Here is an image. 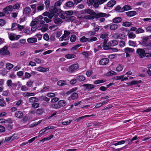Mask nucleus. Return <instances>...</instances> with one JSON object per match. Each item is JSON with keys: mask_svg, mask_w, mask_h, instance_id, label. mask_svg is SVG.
<instances>
[{"mask_svg": "<svg viewBox=\"0 0 151 151\" xmlns=\"http://www.w3.org/2000/svg\"><path fill=\"white\" fill-rule=\"evenodd\" d=\"M66 6L69 7H71L73 6L74 4L72 1H69L65 3Z\"/></svg>", "mask_w": 151, "mask_h": 151, "instance_id": "42", "label": "nucleus"}, {"mask_svg": "<svg viewBox=\"0 0 151 151\" xmlns=\"http://www.w3.org/2000/svg\"><path fill=\"white\" fill-rule=\"evenodd\" d=\"M95 24L94 23H93L91 24V25L92 26H93L94 27H95L94 28V30H95V31L94 32H98L99 31V26H98V25H96V26L95 25Z\"/></svg>", "mask_w": 151, "mask_h": 151, "instance_id": "56", "label": "nucleus"}, {"mask_svg": "<svg viewBox=\"0 0 151 151\" xmlns=\"http://www.w3.org/2000/svg\"><path fill=\"white\" fill-rule=\"evenodd\" d=\"M58 104L60 108L61 107L65 106L66 105L67 103L65 100H61L58 101Z\"/></svg>", "mask_w": 151, "mask_h": 151, "instance_id": "20", "label": "nucleus"}, {"mask_svg": "<svg viewBox=\"0 0 151 151\" xmlns=\"http://www.w3.org/2000/svg\"><path fill=\"white\" fill-rule=\"evenodd\" d=\"M50 107L52 108L56 109L60 108V106H59L58 104H52L50 105Z\"/></svg>", "mask_w": 151, "mask_h": 151, "instance_id": "48", "label": "nucleus"}, {"mask_svg": "<svg viewBox=\"0 0 151 151\" xmlns=\"http://www.w3.org/2000/svg\"><path fill=\"white\" fill-rule=\"evenodd\" d=\"M128 139H127L126 140H122L119 141H116L112 142V145L115 146H117L119 145L123 144H124L126 142Z\"/></svg>", "mask_w": 151, "mask_h": 151, "instance_id": "11", "label": "nucleus"}, {"mask_svg": "<svg viewBox=\"0 0 151 151\" xmlns=\"http://www.w3.org/2000/svg\"><path fill=\"white\" fill-rule=\"evenodd\" d=\"M28 88L26 86L23 85L21 88V90L22 91H25L28 90Z\"/></svg>", "mask_w": 151, "mask_h": 151, "instance_id": "60", "label": "nucleus"}, {"mask_svg": "<svg viewBox=\"0 0 151 151\" xmlns=\"http://www.w3.org/2000/svg\"><path fill=\"white\" fill-rule=\"evenodd\" d=\"M58 10L59 12V13L57 15H54V17L53 18V20L54 23L57 25H59L61 24L63 22L62 20L60 18L58 17L59 14L61 12V10L60 9H58Z\"/></svg>", "mask_w": 151, "mask_h": 151, "instance_id": "6", "label": "nucleus"}, {"mask_svg": "<svg viewBox=\"0 0 151 151\" xmlns=\"http://www.w3.org/2000/svg\"><path fill=\"white\" fill-rule=\"evenodd\" d=\"M23 115V112L20 111H18L16 112L15 114V116L19 118H20L22 117Z\"/></svg>", "mask_w": 151, "mask_h": 151, "instance_id": "23", "label": "nucleus"}, {"mask_svg": "<svg viewBox=\"0 0 151 151\" xmlns=\"http://www.w3.org/2000/svg\"><path fill=\"white\" fill-rule=\"evenodd\" d=\"M96 115V114H93L91 115H85L84 116H82L81 117H79L78 118H77L76 120H77L79 121L82 119H83L85 118L86 117H91V116H94Z\"/></svg>", "mask_w": 151, "mask_h": 151, "instance_id": "30", "label": "nucleus"}, {"mask_svg": "<svg viewBox=\"0 0 151 151\" xmlns=\"http://www.w3.org/2000/svg\"><path fill=\"white\" fill-rule=\"evenodd\" d=\"M27 41L29 43H35L37 42V40L35 38H29L27 39Z\"/></svg>", "mask_w": 151, "mask_h": 151, "instance_id": "26", "label": "nucleus"}, {"mask_svg": "<svg viewBox=\"0 0 151 151\" xmlns=\"http://www.w3.org/2000/svg\"><path fill=\"white\" fill-rule=\"evenodd\" d=\"M96 0H87V3L89 6L92 5Z\"/></svg>", "mask_w": 151, "mask_h": 151, "instance_id": "59", "label": "nucleus"}, {"mask_svg": "<svg viewBox=\"0 0 151 151\" xmlns=\"http://www.w3.org/2000/svg\"><path fill=\"white\" fill-rule=\"evenodd\" d=\"M128 36L129 39H134L136 37L135 34L132 32L128 33Z\"/></svg>", "mask_w": 151, "mask_h": 151, "instance_id": "38", "label": "nucleus"}, {"mask_svg": "<svg viewBox=\"0 0 151 151\" xmlns=\"http://www.w3.org/2000/svg\"><path fill=\"white\" fill-rule=\"evenodd\" d=\"M124 52L126 54V56L127 57H130V55L129 53H132L134 51V49H133L129 47H126L124 48Z\"/></svg>", "mask_w": 151, "mask_h": 151, "instance_id": "12", "label": "nucleus"}, {"mask_svg": "<svg viewBox=\"0 0 151 151\" xmlns=\"http://www.w3.org/2000/svg\"><path fill=\"white\" fill-rule=\"evenodd\" d=\"M85 87L87 89L89 90L95 87L94 85L91 84H85L84 85Z\"/></svg>", "mask_w": 151, "mask_h": 151, "instance_id": "35", "label": "nucleus"}, {"mask_svg": "<svg viewBox=\"0 0 151 151\" xmlns=\"http://www.w3.org/2000/svg\"><path fill=\"white\" fill-rule=\"evenodd\" d=\"M37 18L39 20V21H38V24H43L45 23V21L42 20L43 17L41 15L37 17Z\"/></svg>", "mask_w": 151, "mask_h": 151, "instance_id": "27", "label": "nucleus"}, {"mask_svg": "<svg viewBox=\"0 0 151 151\" xmlns=\"http://www.w3.org/2000/svg\"><path fill=\"white\" fill-rule=\"evenodd\" d=\"M113 22L115 23L120 22L122 21V19L121 17H116L113 19Z\"/></svg>", "mask_w": 151, "mask_h": 151, "instance_id": "25", "label": "nucleus"}, {"mask_svg": "<svg viewBox=\"0 0 151 151\" xmlns=\"http://www.w3.org/2000/svg\"><path fill=\"white\" fill-rule=\"evenodd\" d=\"M136 52L141 58H143L146 56V53H145V51L143 49L138 48Z\"/></svg>", "mask_w": 151, "mask_h": 151, "instance_id": "8", "label": "nucleus"}, {"mask_svg": "<svg viewBox=\"0 0 151 151\" xmlns=\"http://www.w3.org/2000/svg\"><path fill=\"white\" fill-rule=\"evenodd\" d=\"M123 67L121 65H119L116 68V70L117 72H120L123 69Z\"/></svg>", "mask_w": 151, "mask_h": 151, "instance_id": "47", "label": "nucleus"}, {"mask_svg": "<svg viewBox=\"0 0 151 151\" xmlns=\"http://www.w3.org/2000/svg\"><path fill=\"white\" fill-rule=\"evenodd\" d=\"M49 11L50 12V14L48 17L49 18L45 17L44 18V20L47 23L50 22L52 18L54 17V15H57L59 13L58 9L53 6H51L50 7Z\"/></svg>", "mask_w": 151, "mask_h": 151, "instance_id": "3", "label": "nucleus"}, {"mask_svg": "<svg viewBox=\"0 0 151 151\" xmlns=\"http://www.w3.org/2000/svg\"><path fill=\"white\" fill-rule=\"evenodd\" d=\"M82 17L87 19H93L96 16V14L93 10L89 9L82 10L79 12Z\"/></svg>", "mask_w": 151, "mask_h": 151, "instance_id": "1", "label": "nucleus"}, {"mask_svg": "<svg viewBox=\"0 0 151 151\" xmlns=\"http://www.w3.org/2000/svg\"><path fill=\"white\" fill-rule=\"evenodd\" d=\"M44 39L46 41H48L49 39L48 35L47 33H45L43 36Z\"/></svg>", "mask_w": 151, "mask_h": 151, "instance_id": "64", "label": "nucleus"}, {"mask_svg": "<svg viewBox=\"0 0 151 151\" xmlns=\"http://www.w3.org/2000/svg\"><path fill=\"white\" fill-rule=\"evenodd\" d=\"M75 78L77 81H84L86 79V78L83 76L78 75L76 76Z\"/></svg>", "mask_w": 151, "mask_h": 151, "instance_id": "18", "label": "nucleus"}, {"mask_svg": "<svg viewBox=\"0 0 151 151\" xmlns=\"http://www.w3.org/2000/svg\"><path fill=\"white\" fill-rule=\"evenodd\" d=\"M132 9L131 6L128 5H126L122 8V9L120 11L121 12H124L125 11H127Z\"/></svg>", "mask_w": 151, "mask_h": 151, "instance_id": "22", "label": "nucleus"}, {"mask_svg": "<svg viewBox=\"0 0 151 151\" xmlns=\"http://www.w3.org/2000/svg\"><path fill=\"white\" fill-rule=\"evenodd\" d=\"M35 36L37 37L39 40H41L42 37V35L40 33H37Z\"/></svg>", "mask_w": 151, "mask_h": 151, "instance_id": "63", "label": "nucleus"}, {"mask_svg": "<svg viewBox=\"0 0 151 151\" xmlns=\"http://www.w3.org/2000/svg\"><path fill=\"white\" fill-rule=\"evenodd\" d=\"M35 95V93L33 92L29 93L28 92H25L23 94V96H34Z\"/></svg>", "mask_w": 151, "mask_h": 151, "instance_id": "33", "label": "nucleus"}, {"mask_svg": "<svg viewBox=\"0 0 151 151\" xmlns=\"http://www.w3.org/2000/svg\"><path fill=\"white\" fill-rule=\"evenodd\" d=\"M73 14V12L72 11H66L65 12H63L60 15V17L63 19H66V20H71V18H73L72 16Z\"/></svg>", "mask_w": 151, "mask_h": 151, "instance_id": "4", "label": "nucleus"}, {"mask_svg": "<svg viewBox=\"0 0 151 151\" xmlns=\"http://www.w3.org/2000/svg\"><path fill=\"white\" fill-rule=\"evenodd\" d=\"M13 10L12 6L10 5L7 6L6 8L3 9V12L4 13L8 14Z\"/></svg>", "mask_w": 151, "mask_h": 151, "instance_id": "10", "label": "nucleus"}, {"mask_svg": "<svg viewBox=\"0 0 151 151\" xmlns=\"http://www.w3.org/2000/svg\"><path fill=\"white\" fill-rule=\"evenodd\" d=\"M109 25L110 29L112 30H114L116 29L118 27V25L116 24H110Z\"/></svg>", "mask_w": 151, "mask_h": 151, "instance_id": "28", "label": "nucleus"}, {"mask_svg": "<svg viewBox=\"0 0 151 151\" xmlns=\"http://www.w3.org/2000/svg\"><path fill=\"white\" fill-rule=\"evenodd\" d=\"M98 16L100 17H107L109 16L108 14L106 13L100 12L97 14Z\"/></svg>", "mask_w": 151, "mask_h": 151, "instance_id": "49", "label": "nucleus"}, {"mask_svg": "<svg viewBox=\"0 0 151 151\" xmlns=\"http://www.w3.org/2000/svg\"><path fill=\"white\" fill-rule=\"evenodd\" d=\"M141 82V81L139 80V81H131L130 83V85H135L139 83H140Z\"/></svg>", "mask_w": 151, "mask_h": 151, "instance_id": "52", "label": "nucleus"}, {"mask_svg": "<svg viewBox=\"0 0 151 151\" xmlns=\"http://www.w3.org/2000/svg\"><path fill=\"white\" fill-rule=\"evenodd\" d=\"M76 57V56L75 55L70 54H68L66 55L65 56V58L69 59H71L73 58H75Z\"/></svg>", "mask_w": 151, "mask_h": 151, "instance_id": "32", "label": "nucleus"}, {"mask_svg": "<svg viewBox=\"0 0 151 151\" xmlns=\"http://www.w3.org/2000/svg\"><path fill=\"white\" fill-rule=\"evenodd\" d=\"M14 65L11 63H7L6 65V68L8 70H10L13 67Z\"/></svg>", "mask_w": 151, "mask_h": 151, "instance_id": "51", "label": "nucleus"}, {"mask_svg": "<svg viewBox=\"0 0 151 151\" xmlns=\"http://www.w3.org/2000/svg\"><path fill=\"white\" fill-rule=\"evenodd\" d=\"M118 42L116 40H113L109 41L108 43V44L109 45L110 47H112L115 46L117 45Z\"/></svg>", "mask_w": 151, "mask_h": 151, "instance_id": "19", "label": "nucleus"}, {"mask_svg": "<svg viewBox=\"0 0 151 151\" xmlns=\"http://www.w3.org/2000/svg\"><path fill=\"white\" fill-rule=\"evenodd\" d=\"M6 84L8 87H11V86H12V80L10 79L7 80L6 81Z\"/></svg>", "mask_w": 151, "mask_h": 151, "instance_id": "62", "label": "nucleus"}, {"mask_svg": "<svg viewBox=\"0 0 151 151\" xmlns=\"http://www.w3.org/2000/svg\"><path fill=\"white\" fill-rule=\"evenodd\" d=\"M70 34V32L69 31L65 30L64 31V34L63 35L66 37L67 39L68 40L69 38V35Z\"/></svg>", "mask_w": 151, "mask_h": 151, "instance_id": "34", "label": "nucleus"}, {"mask_svg": "<svg viewBox=\"0 0 151 151\" xmlns=\"http://www.w3.org/2000/svg\"><path fill=\"white\" fill-rule=\"evenodd\" d=\"M78 68V64H73L67 67L66 70L67 71L72 73L76 71Z\"/></svg>", "mask_w": 151, "mask_h": 151, "instance_id": "5", "label": "nucleus"}, {"mask_svg": "<svg viewBox=\"0 0 151 151\" xmlns=\"http://www.w3.org/2000/svg\"><path fill=\"white\" fill-rule=\"evenodd\" d=\"M116 1L114 0H111L107 3V5L109 7H112L116 4Z\"/></svg>", "mask_w": 151, "mask_h": 151, "instance_id": "24", "label": "nucleus"}, {"mask_svg": "<svg viewBox=\"0 0 151 151\" xmlns=\"http://www.w3.org/2000/svg\"><path fill=\"white\" fill-rule=\"evenodd\" d=\"M110 46L109 45L108 43L106 44H103V48L105 50H107L110 48Z\"/></svg>", "mask_w": 151, "mask_h": 151, "instance_id": "55", "label": "nucleus"}, {"mask_svg": "<svg viewBox=\"0 0 151 151\" xmlns=\"http://www.w3.org/2000/svg\"><path fill=\"white\" fill-rule=\"evenodd\" d=\"M1 96L0 95V98H1ZM6 105V103L4 99L3 98L0 99V106H4Z\"/></svg>", "mask_w": 151, "mask_h": 151, "instance_id": "37", "label": "nucleus"}, {"mask_svg": "<svg viewBox=\"0 0 151 151\" xmlns=\"http://www.w3.org/2000/svg\"><path fill=\"white\" fill-rule=\"evenodd\" d=\"M39 21L37 17L35 18L34 21H32L31 23V26H34L38 24V21Z\"/></svg>", "mask_w": 151, "mask_h": 151, "instance_id": "41", "label": "nucleus"}, {"mask_svg": "<svg viewBox=\"0 0 151 151\" xmlns=\"http://www.w3.org/2000/svg\"><path fill=\"white\" fill-rule=\"evenodd\" d=\"M30 7L33 10L32 15H34L37 12H40L44 9L45 7L43 1H41L36 4L30 5Z\"/></svg>", "mask_w": 151, "mask_h": 151, "instance_id": "2", "label": "nucleus"}, {"mask_svg": "<svg viewBox=\"0 0 151 151\" xmlns=\"http://www.w3.org/2000/svg\"><path fill=\"white\" fill-rule=\"evenodd\" d=\"M132 24V22H123L122 23V25L126 27H129Z\"/></svg>", "mask_w": 151, "mask_h": 151, "instance_id": "40", "label": "nucleus"}, {"mask_svg": "<svg viewBox=\"0 0 151 151\" xmlns=\"http://www.w3.org/2000/svg\"><path fill=\"white\" fill-rule=\"evenodd\" d=\"M50 1L49 0H46L45 2V8L47 9H50L49 6L50 5Z\"/></svg>", "mask_w": 151, "mask_h": 151, "instance_id": "43", "label": "nucleus"}, {"mask_svg": "<svg viewBox=\"0 0 151 151\" xmlns=\"http://www.w3.org/2000/svg\"><path fill=\"white\" fill-rule=\"evenodd\" d=\"M145 32L144 30L141 28H139L136 31V33L138 34L144 33Z\"/></svg>", "mask_w": 151, "mask_h": 151, "instance_id": "53", "label": "nucleus"}, {"mask_svg": "<svg viewBox=\"0 0 151 151\" xmlns=\"http://www.w3.org/2000/svg\"><path fill=\"white\" fill-rule=\"evenodd\" d=\"M109 62V60L108 58H104L101 59L99 62V63L101 65H105L107 64Z\"/></svg>", "mask_w": 151, "mask_h": 151, "instance_id": "14", "label": "nucleus"}, {"mask_svg": "<svg viewBox=\"0 0 151 151\" xmlns=\"http://www.w3.org/2000/svg\"><path fill=\"white\" fill-rule=\"evenodd\" d=\"M96 34V32L93 31H90L86 32V35L88 36L94 35Z\"/></svg>", "mask_w": 151, "mask_h": 151, "instance_id": "45", "label": "nucleus"}, {"mask_svg": "<svg viewBox=\"0 0 151 151\" xmlns=\"http://www.w3.org/2000/svg\"><path fill=\"white\" fill-rule=\"evenodd\" d=\"M76 40V36L74 35H72L70 37V40L71 42H74Z\"/></svg>", "mask_w": 151, "mask_h": 151, "instance_id": "46", "label": "nucleus"}, {"mask_svg": "<svg viewBox=\"0 0 151 151\" xmlns=\"http://www.w3.org/2000/svg\"><path fill=\"white\" fill-rule=\"evenodd\" d=\"M48 25L47 24H45L43 25L40 26V29L41 30V31L44 32L47 31L48 29Z\"/></svg>", "mask_w": 151, "mask_h": 151, "instance_id": "17", "label": "nucleus"}, {"mask_svg": "<svg viewBox=\"0 0 151 151\" xmlns=\"http://www.w3.org/2000/svg\"><path fill=\"white\" fill-rule=\"evenodd\" d=\"M126 14L127 16L131 17L135 15L136 14V12L134 11H130L127 12Z\"/></svg>", "mask_w": 151, "mask_h": 151, "instance_id": "21", "label": "nucleus"}, {"mask_svg": "<svg viewBox=\"0 0 151 151\" xmlns=\"http://www.w3.org/2000/svg\"><path fill=\"white\" fill-rule=\"evenodd\" d=\"M80 40L81 42H88L89 39L84 36L80 39Z\"/></svg>", "mask_w": 151, "mask_h": 151, "instance_id": "36", "label": "nucleus"}, {"mask_svg": "<svg viewBox=\"0 0 151 151\" xmlns=\"http://www.w3.org/2000/svg\"><path fill=\"white\" fill-rule=\"evenodd\" d=\"M57 84L60 86H62L66 84L65 81L60 80L57 82Z\"/></svg>", "mask_w": 151, "mask_h": 151, "instance_id": "31", "label": "nucleus"}, {"mask_svg": "<svg viewBox=\"0 0 151 151\" xmlns=\"http://www.w3.org/2000/svg\"><path fill=\"white\" fill-rule=\"evenodd\" d=\"M9 54V52L7 50L6 46H4L0 50V55H7Z\"/></svg>", "mask_w": 151, "mask_h": 151, "instance_id": "9", "label": "nucleus"}, {"mask_svg": "<svg viewBox=\"0 0 151 151\" xmlns=\"http://www.w3.org/2000/svg\"><path fill=\"white\" fill-rule=\"evenodd\" d=\"M78 97V93H74L68 98V99L70 101L72 100H74L77 99Z\"/></svg>", "mask_w": 151, "mask_h": 151, "instance_id": "15", "label": "nucleus"}, {"mask_svg": "<svg viewBox=\"0 0 151 151\" xmlns=\"http://www.w3.org/2000/svg\"><path fill=\"white\" fill-rule=\"evenodd\" d=\"M43 110L42 109H38L36 111V113L38 115H41L43 114Z\"/></svg>", "mask_w": 151, "mask_h": 151, "instance_id": "54", "label": "nucleus"}, {"mask_svg": "<svg viewBox=\"0 0 151 151\" xmlns=\"http://www.w3.org/2000/svg\"><path fill=\"white\" fill-rule=\"evenodd\" d=\"M35 69L37 70L42 72H45L49 70V69L48 68H45L40 66L35 68Z\"/></svg>", "mask_w": 151, "mask_h": 151, "instance_id": "16", "label": "nucleus"}, {"mask_svg": "<svg viewBox=\"0 0 151 151\" xmlns=\"http://www.w3.org/2000/svg\"><path fill=\"white\" fill-rule=\"evenodd\" d=\"M113 37L115 38L123 39L124 38L125 35L123 34L116 33L114 34Z\"/></svg>", "mask_w": 151, "mask_h": 151, "instance_id": "13", "label": "nucleus"}, {"mask_svg": "<svg viewBox=\"0 0 151 151\" xmlns=\"http://www.w3.org/2000/svg\"><path fill=\"white\" fill-rule=\"evenodd\" d=\"M106 81V80L105 79L101 80H97L94 81V83L95 84H98L105 82Z\"/></svg>", "mask_w": 151, "mask_h": 151, "instance_id": "39", "label": "nucleus"}, {"mask_svg": "<svg viewBox=\"0 0 151 151\" xmlns=\"http://www.w3.org/2000/svg\"><path fill=\"white\" fill-rule=\"evenodd\" d=\"M99 4V2H98V0H96L94 3L93 6L95 8H97L98 7Z\"/></svg>", "mask_w": 151, "mask_h": 151, "instance_id": "58", "label": "nucleus"}, {"mask_svg": "<svg viewBox=\"0 0 151 151\" xmlns=\"http://www.w3.org/2000/svg\"><path fill=\"white\" fill-rule=\"evenodd\" d=\"M20 6V4H15L13 6V10L18 9Z\"/></svg>", "mask_w": 151, "mask_h": 151, "instance_id": "57", "label": "nucleus"}, {"mask_svg": "<svg viewBox=\"0 0 151 151\" xmlns=\"http://www.w3.org/2000/svg\"><path fill=\"white\" fill-rule=\"evenodd\" d=\"M23 13L26 16H29L30 15L31 16L33 15H32V12L31 8L28 6L26 7L23 9Z\"/></svg>", "mask_w": 151, "mask_h": 151, "instance_id": "7", "label": "nucleus"}, {"mask_svg": "<svg viewBox=\"0 0 151 151\" xmlns=\"http://www.w3.org/2000/svg\"><path fill=\"white\" fill-rule=\"evenodd\" d=\"M29 101L30 102L33 103L38 102L39 101V99L36 97H33L29 98Z\"/></svg>", "mask_w": 151, "mask_h": 151, "instance_id": "29", "label": "nucleus"}, {"mask_svg": "<svg viewBox=\"0 0 151 151\" xmlns=\"http://www.w3.org/2000/svg\"><path fill=\"white\" fill-rule=\"evenodd\" d=\"M63 1V0H58L55 3L54 6L56 8L55 6H60L61 4Z\"/></svg>", "mask_w": 151, "mask_h": 151, "instance_id": "44", "label": "nucleus"}, {"mask_svg": "<svg viewBox=\"0 0 151 151\" xmlns=\"http://www.w3.org/2000/svg\"><path fill=\"white\" fill-rule=\"evenodd\" d=\"M15 35L13 33L9 34V37L10 39L11 40H13L15 39Z\"/></svg>", "mask_w": 151, "mask_h": 151, "instance_id": "50", "label": "nucleus"}, {"mask_svg": "<svg viewBox=\"0 0 151 151\" xmlns=\"http://www.w3.org/2000/svg\"><path fill=\"white\" fill-rule=\"evenodd\" d=\"M119 45L121 47H123L125 45V42L123 41H120L119 42Z\"/></svg>", "mask_w": 151, "mask_h": 151, "instance_id": "61", "label": "nucleus"}]
</instances>
